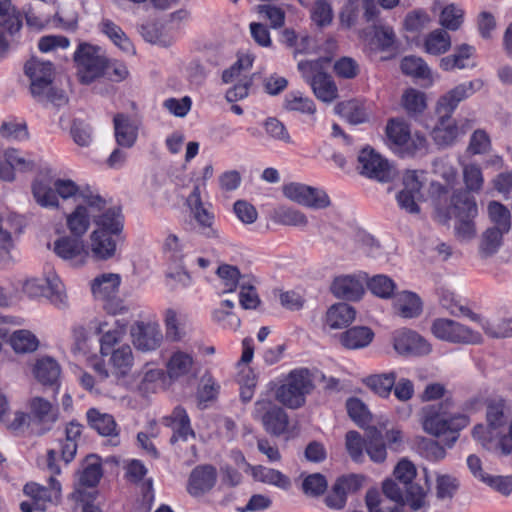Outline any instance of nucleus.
<instances>
[{
    "label": "nucleus",
    "instance_id": "12",
    "mask_svg": "<svg viewBox=\"0 0 512 512\" xmlns=\"http://www.w3.org/2000/svg\"><path fill=\"white\" fill-rule=\"evenodd\" d=\"M28 408L29 425L38 435L50 431L58 420V408L42 397L31 398Z\"/></svg>",
    "mask_w": 512,
    "mask_h": 512
},
{
    "label": "nucleus",
    "instance_id": "40",
    "mask_svg": "<svg viewBox=\"0 0 512 512\" xmlns=\"http://www.w3.org/2000/svg\"><path fill=\"white\" fill-rule=\"evenodd\" d=\"M8 343L16 354L33 353L39 347V340L30 330L19 329L14 331Z\"/></svg>",
    "mask_w": 512,
    "mask_h": 512
},
{
    "label": "nucleus",
    "instance_id": "6",
    "mask_svg": "<svg viewBox=\"0 0 512 512\" xmlns=\"http://www.w3.org/2000/svg\"><path fill=\"white\" fill-rule=\"evenodd\" d=\"M386 134L402 156H413L427 148L426 138L419 133L411 134L409 125L402 120H390Z\"/></svg>",
    "mask_w": 512,
    "mask_h": 512
},
{
    "label": "nucleus",
    "instance_id": "16",
    "mask_svg": "<svg viewBox=\"0 0 512 512\" xmlns=\"http://www.w3.org/2000/svg\"><path fill=\"white\" fill-rule=\"evenodd\" d=\"M94 330L97 334H101L100 353L107 356L111 350L122 345L127 333V322L123 320H114L112 324L108 321L96 320L94 322Z\"/></svg>",
    "mask_w": 512,
    "mask_h": 512
},
{
    "label": "nucleus",
    "instance_id": "44",
    "mask_svg": "<svg viewBox=\"0 0 512 512\" xmlns=\"http://www.w3.org/2000/svg\"><path fill=\"white\" fill-rule=\"evenodd\" d=\"M102 477V467L98 457L89 456L82 464L78 472L79 485L83 487L96 486Z\"/></svg>",
    "mask_w": 512,
    "mask_h": 512
},
{
    "label": "nucleus",
    "instance_id": "47",
    "mask_svg": "<svg viewBox=\"0 0 512 512\" xmlns=\"http://www.w3.org/2000/svg\"><path fill=\"white\" fill-rule=\"evenodd\" d=\"M59 364L50 357L39 359L34 367L35 377L45 385H53L60 376Z\"/></svg>",
    "mask_w": 512,
    "mask_h": 512
},
{
    "label": "nucleus",
    "instance_id": "55",
    "mask_svg": "<svg viewBox=\"0 0 512 512\" xmlns=\"http://www.w3.org/2000/svg\"><path fill=\"white\" fill-rule=\"evenodd\" d=\"M272 219L282 225L305 227L308 219L304 213L289 207H279L274 210Z\"/></svg>",
    "mask_w": 512,
    "mask_h": 512
},
{
    "label": "nucleus",
    "instance_id": "49",
    "mask_svg": "<svg viewBox=\"0 0 512 512\" xmlns=\"http://www.w3.org/2000/svg\"><path fill=\"white\" fill-rule=\"evenodd\" d=\"M440 304L453 316H466L474 322L480 321V315L473 313L453 292L443 291L440 296Z\"/></svg>",
    "mask_w": 512,
    "mask_h": 512
},
{
    "label": "nucleus",
    "instance_id": "37",
    "mask_svg": "<svg viewBox=\"0 0 512 512\" xmlns=\"http://www.w3.org/2000/svg\"><path fill=\"white\" fill-rule=\"evenodd\" d=\"M82 430L83 426L74 421L69 422L65 427V440L60 443V453L66 463L71 462L76 455Z\"/></svg>",
    "mask_w": 512,
    "mask_h": 512
},
{
    "label": "nucleus",
    "instance_id": "22",
    "mask_svg": "<svg viewBox=\"0 0 512 512\" xmlns=\"http://www.w3.org/2000/svg\"><path fill=\"white\" fill-rule=\"evenodd\" d=\"M167 375L172 380L196 376V363L191 353L175 350L166 363Z\"/></svg>",
    "mask_w": 512,
    "mask_h": 512
},
{
    "label": "nucleus",
    "instance_id": "23",
    "mask_svg": "<svg viewBox=\"0 0 512 512\" xmlns=\"http://www.w3.org/2000/svg\"><path fill=\"white\" fill-rule=\"evenodd\" d=\"M438 120L431 131L434 142L440 147L451 146L459 136V128L452 115L446 112H436Z\"/></svg>",
    "mask_w": 512,
    "mask_h": 512
},
{
    "label": "nucleus",
    "instance_id": "11",
    "mask_svg": "<svg viewBox=\"0 0 512 512\" xmlns=\"http://www.w3.org/2000/svg\"><path fill=\"white\" fill-rule=\"evenodd\" d=\"M53 186L58 199L73 200L77 204L84 202L98 210L105 207V200L88 185L79 186L71 179L57 178L53 181Z\"/></svg>",
    "mask_w": 512,
    "mask_h": 512
},
{
    "label": "nucleus",
    "instance_id": "18",
    "mask_svg": "<svg viewBox=\"0 0 512 512\" xmlns=\"http://www.w3.org/2000/svg\"><path fill=\"white\" fill-rule=\"evenodd\" d=\"M134 346L141 351L157 349L162 342L163 335L157 322H136L130 330Z\"/></svg>",
    "mask_w": 512,
    "mask_h": 512
},
{
    "label": "nucleus",
    "instance_id": "60",
    "mask_svg": "<svg viewBox=\"0 0 512 512\" xmlns=\"http://www.w3.org/2000/svg\"><path fill=\"white\" fill-rule=\"evenodd\" d=\"M310 18L317 27L323 28L330 25L333 20V9L330 1L316 0L310 9Z\"/></svg>",
    "mask_w": 512,
    "mask_h": 512
},
{
    "label": "nucleus",
    "instance_id": "35",
    "mask_svg": "<svg viewBox=\"0 0 512 512\" xmlns=\"http://www.w3.org/2000/svg\"><path fill=\"white\" fill-rule=\"evenodd\" d=\"M400 68L405 75L427 81L426 86L433 85L435 81L430 68L420 57H404L401 61Z\"/></svg>",
    "mask_w": 512,
    "mask_h": 512
},
{
    "label": "nucleus",
    "instance_id": "46",
    "mask_svg": "<svg viewBox=\"0 0 512 512\" xmlns=\"http://www.w3.org/2000/svg\"><path fill=\"white\" fill-rule=\"evenodd\" d=\"M315 96L323 102L330 103L338 96V89L332 78L326 73L318 74L310 84Z\"/></svg>",
    "mask_w": 512,
    "mask_h": 512
},
{
    "label": "nucleus",
    "instance_id": "27",
    "mask_svg": "<svg viewBox=\"0 0 512 512\" xmlns=\"http://www.w3.org/2000/svg\"><path fill=\"white\" fill-rule=\"evenodd\" d=\"M113 123L117 144L124 148H131L138 137V123L122 113L114 116Z\"/></svg>",
    "mask_w": 512,
    "mask_h": 512
},
{
    "label": "nucleus",
    "instance_id": "57",
    "mask_svg": "<svg viewBox=\"0 0 512 512\" xmlns=\"http://www.w3.org/2000/svg\"><path fill=\"white\" fill-rule=\"evenodd\" d=\"M283 107L288 111L306 114H314L316 111L313 100L304 96L300 91L289 92L284 98Z\"/></svg>",
    "mask_w": 512,
    "mask_h": 512
},
{
    "label": "nucleus",
    "instance_id": "30",
    "mask_svg": "<svg viewBox=\"0 0 512 512\" xmlns=\"http://www.w3.org/2000/svg\"><path fill=\"white\" fill-rule=\"evenodd\" d=\"M433 10L439 11V22L448 30H458L464 20V10L457 4L449 3L447 0H436Z\"/></svg>",
    "mask_w": 512,
    "mask_h": 512
},
{
    "label": "nucleus",
    "instance_id": "4",
    "mask_svg": "<svg viewBox=\"0 0 512 512\" xmlns=\"http://www.w3.org/2000/svg\"><path fill=\"white\" fill-rule=\"evenodd\" d=\"M314 389L311 373L306 368L292 370L277 388L275 397L290 409L300 408L305 404L306 396Z\"/></svg>",
    "mask_w": 512,
    "mask_h": 512
},
{
    "label": "nucleus",
    "instance_id": "29",
    "mask_svg": "<svg viewBox=\"0 0 512 512\" xmlns=\"http://www.w3.org/2000/svg\"><path fill=\"white\" fill-rule=\"evenodd\" d=\"M164 421L173 430V435L170 438L172 444L178 440L187 441L189 437H195V433L190 425L189 416L184 408L176 407L172 414L166 417Z\"/></svg>",
    "mask_w": 512,
    "mask_h": 512
},
{
    "label": "nucleus",
    "instance_id": "5",
    "mask_svg": "<svg viewBox=\"0 0 512 512\" xmlns=\"http://www.w3.org/2000/svg\"><path fill=\"white\" fill-rule=\"evenodd\" d=\"M121 277L115 273H104L95 277L91 282L93 297L100 301L104 310L112 315H122L129 312V307L117 297Z\"/></svg>",
    "mask_w": 512,
    "mask_h": 512
},
{
    "label": "nucleus",
    "instance_id": "34",
    "mask_svg": "<svg viewBox=\"0 0 512 512\" xmlns=\"http://www.w3.org/2000/svg\"><path fill=\"white\" fill-rule=\"evenodd\" d=\"M374 338V333L369 327L355 326L340 336L341 344L347 349H361L368 346Z\"/></svg>",
    "mask_w": 512,
    "mask_h": 512
},
{
    "label": "nucleus",
    "instance_id": "15",
    "mask_svg": "<svg viewBox=\"0 0 512 512\" xmlns=\"http://www.w3.org/2000/svg\"><path fill=\"white\" fill-rule=\"evenodd\" d=\"M393 347L398 354L404 356H425L432 351L427 340L409 329H400L394 332Z\"/></svg>",
    "mask_w": 512,
    "mask_h": 512
},
{
    "label": "nucleus",
    "instance_id": "28",
    "mask_svg": "<svg viewBox=\"0 0 512 512\" xmlns=\"http://www.w3.org/2000/svg\"><path fill=\"white\" fill-rule=\"evenodd\" d=\"M118 236L94 230L90 234V251L97 260H108L115 256Z\"/></svg>",
    "mask_w": 512,
    "mask_h": 512
},
{
    "label": "nucleus",
    "instance_id": "17",
    "mask_svg": "<svg viewBox=\"0 0 512 512\" xmlns=\"http://www.w3.org/2000/svg\"><path fill=\"white\" fill-rule=\"evenodd\" d=\"M186 203L193 219L198 224L199 231L206 237H216L217 231L213 228L214 214L204 206L198 185L194 186L187 197Z\"/></svg>",
    "mask_w": 512,
    "mask_h": 512
},
{
    "label": "nucleus",
    "instance_id": "42",
    "mask_svg": "<svg viewBox=\"0 0 512 512\" xmlns=\"http://www.w3.org/2000/svg\"><path fill=\"white\" fill-rule=\"evenodd\" d=\"M452 207L455 217L474 218L478 216V206L474 196L467 191H457L452 197Z\"/></svg>",
    "mask_w": 512,
    "mask_h": 512
},
{
    "label": "nucleus",
    "instance_id": "53",
    "mask_svg": "<svg viewBox=\"0 0 512 512\" xmlns=\"http://www.w3.org/2000/svg\"><path fill=\"white\" fill-rule=\"evenodd\" d=\"M425 474V486L411 482L407 486H404L406 491V502L413 510H419L427 506L426 496L429 489L428 475L426 469Z\"/></svg>",
    "mask_w": 512,
    "mask_h": 512
},
{
    "label": "nucleus",
    "instance_id": "63",
    "mask_svg": "<svg viewBox=\"0 0 512 512\" xmlns=\"http://www.w3.org/2000/svg\"><path fill=\"white\" fill-rule=\"evenodd\" d=\"M402 105L409 114L422 113L426 107V95L414 88L407 89L402 95Z\"/></svg>",
    "mask_w": 512,
    "mask_h": 512
},
{
    "label": "nucleus",
    "instance_id": "45",
    "mask_svg": "<svg viewBox=\"0 0 512 512\" xmlns=\"http://www.w3.org/2000/svg\"><path fill=\"white\" fill-rule=\"evenodd\" d=\"M252 476L256 481L281 489H288L291 485L290 479L282 472L262 465L252 467Z\"/></svg>",
    "mask_w": 512,
    "mask_h": 512
},
{
    "label": "nucleus",
    "instance_id": "20",
    "mask_svg": "<svg viewBox=\"0 0 512 512\" xmlns=\"http://www.w3.org/2000/svg\"><path fill=\"white\" fill-rule=\"evenodd\" d=\"M54 252L65 261L72 265H83L88 258V251L80 238L64 236L54 242Z\"/></svg>",
    "mask_w": 512,
    "mask_h": 512
},
{
    "label": "nucleus",
    "instance_id": "3",
    "mask_svg": "<svg viewBox=\"0 0 512 512\" xmlns=\"http://www.w3.org/2000/svg\"><path fill=\"white\" fill-rule=\"evenodd\" d=\"M25 74L30 79L31 94L38 102L57 106L66 102L64 92L52 86L54 72L51 62L32 58L25 64Z\"/></svg>",
    "mask_w": 512,
    "mask_h": 512
},
{
    "label": "nucleus",
    "instance_id": "24",
    "mask_svg": "<svg viewBox=\"0 0 512 512\" xmlns=\"http://www.w3.org/2000/svg\"><path fill=\"white\" fill-rule=\"evenodd\" d=\"M217 480L216 469L211 465L195 467L188 480V492L193 496L203 495L210 491Z\"/></svg>",
    "mask_w": 512,
    "mask_h": 512
},
{
    "label": "nucleus",
    "instance_id": "14",
    "mask_svg": "<svg viewBox=\"0 0 512 512\" xmlns=\"http://www.w3.org/2000/svg\"><path fill=\"white\" fill-rule=\"evenodd\" d=\"M483 86L484 82L481 79H474L456 85L439 97L435 111L446 112L448 115H453L454 111L462 101L468 99L477 91L481 90Z\"/></svg>",
    "mask_w": 512,
    "mask_h": 512
},
{
    "label": "nucleus",
    "instance_id": "48",
    "mask_svg": "<svg viewBox=\"0 0 512 512\" xmlns=\"http://www.w3.org/2000/svg\"><path fill=\"white\" fill-rule=\"evenodd\" d=\"M45 283L46 286L43 289V294L51 303L59 309L68 307V297L59 277L56 275L49 276L46 278Z\"/></svg>",
    "mask_w": 512,
    "mask_h": 512
},
{
    "label": "nucleus",
    "instance_id": "36",
    "mask_svg": "<svg viewBox=\"0 0 512 512\" xmlns=\"http://www.w3.org/2000/svg\"><path fill=\"white\" fill-rule=\"evenodd\" d=\"M32 195L36 203L43 208L57 209L60 201L54 186L45 180L36 179L32 183Z\"/></svg>",
    "mask_w": 512,
    "mask_h": 512
},
{
    "label": "nucleus",
    "instance_id": "61",
    "mask_svg": "<svg viewBox=\"0 0 512 512\" xmlns=\"http://www.w3.org/2000/svg\"><path fill=\"white\" fill-rule=\"evenodd\" d=\"M367 286L372 294L383 299L391 298L396 289L395 282L390 277L383 274L373 276L368 281Z\"/></svg>",
    "mask_w": 512,
    "mask_h": 512
},
{
    "label": "nucleus",
    "instance_id": "52",
    "mask_svg": "<svg viewBox=\"0 0 512 512\" xmlns=\"http://www.w3.org/2000/svg\"><path fill=\"white\" fill-rule=\"evenodd\" d=\"M505 233L496 228H488L483 232L479 243V253L482 258L491 257L498 252Z\"/></svg>",
    "mask_w": 512,
    "mask_h": 512
},
{
    "label": "nucleus",
    "instance_id": "1",
    "mask_svg": "<svg viewBox=\"0 0 512 512\" xmlns=\"http://www.w3.org/2000/svg\"><path fill=\"white\" fill-rule=\"evenodd\" d=\"M56 458L57 452L54 449L49 450L47 453V469L51 475L48 486H42L34 482L24 486V493L31 498V501L21 503L22 512H45L49 505H54L59 501L61 484L55 476L61 473V469L56 463Z\"/></svg>",
    "mask_w": 512,
    "mask_h": 512
},
{
    "label": "nucleus",
    "instance_id": "50",
    "mask_svg": "<svg viewBox=\"0 0 512 512\" xmlns=\"http://www.w3.org/2000/svg\"><path fill=\"white\" fill-rule=\"evenodd\" d=\"M451 47L450 35L442 29L430 32L424 40V49L428 54L441 55Z\"/></svg>",
    "mask_w": 512,
    "mask_h": 512
},
{
    "label": "nucleus",
    "instance_id": "33",
    "mask_svg": "<svg viewBox=\"0 0 512 512\" xmlns=\"http://www.w3.org/2000/svg\"><path fill=\"white\" fill-rule=\"evenodd\" d=\"M356 316L354 308L346 303L332 305L325 318V325L330 329H342L351 324Z\"/></svg>",
    "mask_w": 512,
    "mask_h": 512
},
{
    "label": "nucleus",
    "instance_id": "25",
    "mask_svg": "<svg viewBox=\"0 0 512 512\" xmlns=\"http://www.w3.org/2000/svg\"><path fill=\"white\" fill-rule=\"evenodd\" d=\"M96 211L101 210L91 208L84 202L78 203L74 210L66 215V226L71 235L81 239L90 227L92 213Z\"/></svg>",
    "mask_w": 512,
    "mask_h": 512
},
{
    "label": "nucleus",
    "instance_id": "59",
    "mask_svg": "<svg viewBox=\"0 0 512 512\" xmlns=\"http://www.w3.org/2000/svg\"><path fill=\"white\" fill-rule=\"evenodd\" d=\"M488 214L491 222L494 224L492 228L509 232L511 228V215L504 205L497 201H491L488 204Z\"/></svg>",
    "mask_w": 512,
    "mask_h": 512
},
{
    "label": "nucleus",
    "instance_id": "58",
    "mask_svg": "<svg viewBox=\"0 0 512 512\" xmlns=\"http://www.w3.org/2000/svg\"><path fill=\"white\" fill-rule=\"evenodd\" d=\"M0 17L2 18L1 25L7 30L10 37L22 27L20 15L12 7L10 0H0Z\"/></svg>",
    "mask_w": 512,
    "mask_h": 512
},
{
    "label": "nucleus",
    "instance_id": "10",
    "mask_svg": "<svg viewBox=\"0 0 512 512\" xmlns=\"http://www.w3.org/2000/svg\"><path fill=\"white\" fill-rule=\"evenodd\" d=\"M431 331L436 338L454 344H478L482 341L480 333L446 318L435 319Z\"/></svg>",
    "mask_w": 512,
    "mask_h": 512
},
{
    "label": "nucleus",
    "instance_id": "41",
    "mask_svg": "<svg viewBox=\"0 0 512 512\" xmlns=\"http://www.w3.org/2000/svg\"><path fill=\"white\" fill-rule=\"evenodd\" d=\"M101 31L126 54H134V45L120 26L109 19H104L101 24Z\"/></svg>",
    "mask_w": 512,
    "mask_h": 512
},
{
    "label": "nucleus",
    "instance_id": "51",
    "mask_svg": "<svg viewBox=\"0 0 512 512\" xmlns=\"http://www.w3.org/2000/svg\"><path fill=\"white\" fill-rule=\"evenodd\" d=\"M462 178L468 193H479L484 185L481 167L476 163H462Z\"/></svg>",
    "mask_w": 512,
    "mask_h": 512
},
{
    "label": "nucleus",
    "instance_id": "56",
    "mask_svg": "<svg viewBox=\"0 0 512 512\" xmlns=\"http://www.w3.org/2000/svg\"><path fill=\"white\" fill-rule=\"evenodd\" d=\"M87 418L92 428L100 435L111 436L116 433V423L109 414H102L96 409H90L87 412Z\"/></svg>",
    "mask_w": 512,
    "mask_h": 512
},
{
    "label": "nucleus",
    "instance_id": "8",
    "mask_svg": "<svg viewBox=\"0 0 512 512\" xmlns=\"http://www.w3.org/2000/svg\"><path fill=\"white\" fill-rule=\"evenodd\" d=\"M252 417L260 421L269 434L280 436L288 429L287 413L268 397H261L255 402Z\"/></svg>",
    "mask_w": 512,
    "mask_h": 512
},
{
    "label": "nucleus",
    "instance_id": "54",
    "mask_svg": "<svg viewBox=\"0 0 512 512\" xmlns=\"http://www.w3.org/2000/svg\"><path fill=\"white\" fill-rule=\"evenodd\" d=\"M395 381V372L371 375L364 379L366 386L381 397H388L390 395V392L395 385Z\"/></svg>",
    "mask_w": 512,
    "mask_h": 512
},
{
    "label": "nucleus",
    "instance_id": "62",
    "mask_svg": "<svg viewBox=\"0 0 512 512\" xmlns=\"http://www.w3.org/2000/svg\"><path fill=\"white\" fill-rule=\"evenodd\" d=\"M480 324L484 332L492 338L512 337V318L491 322L480 316Z\"/></svg>",
    "mask_w": 512,
    "mask_h": 512
},
{
    "label": "nucleus",
    "instance_id": "9",
    "mask_svg": "<svg viewBox=\"0 0 512 512\" xmlns=\"http://www.w3.org/2000/svg\"><path fill=\"white\" fill-rule=\"evenodd\" d=\"M357 169L361 175L379 182H389L396 174L389 161L370 147L360 151Z\"/></svg>",
    "mask_w": 512,
    "mask_h": 512
},
{
    "label": "nucleus",
    "instance_id": "39",
    "mask_svg": "<svg viewBox=\"0 0 512 512\" xmlns=\"http://www.w3.org/2000/svg\"><path fill=\"white\" fill-rule=\"evenodd\" d=\"M474 47L469 45H461L457 47L453 54L440 59L439 66L444 71H452L455 69H465L472 67L469 63L471 56L474 54Z\"/></svg>",
    "mask_w": 512,
    "mask_h": 512
},
{
    "label": "nucleus",
    "instance_id": "38",
    "mask_svg": "<svg viewBox=\"0 0 512 512\" xmlns=\"http://www.w3.org/2000/svg\"><path fill=\"white\" fill-rule=\"evenodd\" d=\"M96 230L118 236L123 229V217L117 208H109L99 215H93Z\"/></svg>",
    "mask_w": 512,
    "mask_h": 512
},
{
    "label": "nucleus",
    "instance_id": "19",
    "mask_svg": "<svg viewBox=\"0 0 512 512\" xmlns=\"http://www.w3.org/2000/svg\"><path fill=\"white\" fill-rule=\"evenodd\" d=\"M34 168V162L24 153L14 148L3 152V162H0V179L13 182L15 171L27 172Z\"/></svg>",
    "mask_w": 512,
    "mask_h": 512
},
{
    "label": "nucleus",
    "instance_id": "7",
    "mask_svg": "<svg viewBox=\"0 0 512 512\" xmlns=\"http://www.w3.org/2000/svg\"><path fill=\"white\" fill-rule=\"evenodd\" d=\"M78 76L82 83L88 84L104 73L107 59L102 50L87 43L80 44L74 53Z\"/></svg>",
    "mask_w": 512,
    "mask_h": 512
},
{
    "label": "nucleus",
    "instance_id": "43",
    "mask_svg": "<svg viewBox=\"0 0 512 512\" xmlns=\"http://www.w3.org/2000/svg\"><path fill=\"white\" fill-rule=\"evenodd\" d=\"M216 274L219 278V286L222 289V293L234 292L237 287L241 286L243 279L249 278V276L241 275L236 266L228 264L220 265L216 270Z\"/></svg>",
    "mask_w": 512,
    "mask_h": 512
},
{
    "label": "nucleus",
    "instance_id": "26",
    "mask_svg": "<svg viewBox=\"0 0 512 512\" xmlns=\"http://www.w3.org/2000/svg\"><path fill=\"white\" fill-rule=\"evenodd\" d=\"M107 356H109L108 366L112 375L123 378L129 374L134 364V355L129 344L123 343L111 350V353H107Z\"/></svg>",
    "mask_w": 512,
    "mask_h": 512
},
{
    "label": "nucleus",
    "instance_id": "2",
    "mask_svg": "<svg viewBox=\"0 0 512 512\" xmlns=\"http://www.w3.org/2000/svg\"><path fill=\"white\" fill-rule=\"evenodd\" d=\"M469 417L464 413L448 415L443 404L428 405L421 411L423 430L435 437L448 435L447 447H452L459 437V431L469 424Z\"/></svg>",
    "mask_w": 512,
    "mask_h": 512
},
{
    "label": "nucleus",
    "instance_id": "21",
    "mask_svg": "<svg viewBox=\"0 0 512 512\" xmlns=\"http://www.w3.org/2000/svg\"><path fill=\"white\" fill-rule=\"evenodd\" d=\"M363 481V476L355 474L339 478L325 498L326 505L332 509H342L345 506L347 494L360 489Z\"/></svg>",
    "mask_w": 512,
    "mask_h": 512
},
{
    "label": "nucleus",
    "instance_id": "31",
    "mask_svg": "<svg viewBox=\"0 0 512 512\" xmlns=\"http://www.w3.org/2000/svg\"><path fill=\"white\" fill-rule=\"evenodd\" d=\"M331 292L335 297L346 300H358L364 293L362 283L354 276L342 275L334 279Z\"/></svg>",
    "mask_w": 512,
    "mask_h": 512
},
{
    "label": "nucleus",
    "instance_id": "32",
    "mask_svg": "<svg viewBox=\"0 0 512 512\" xmlns=\"http://www.w3.org/2000/svg\"><path fill=\"white\" fill-rule=\"evenodd\" d=\"M393 308L402 318H415L422 312V302L417 294L410 291H402L394 295Z\"/></svg>",
    "mask_w": 512,
    "mask_h": 512
},
{
    "label": "nucleus",
    "instance_id": "64",
    "mask_svg": "<svg viewBox=\"0 0 512 512\" xmlns=\"http://www.w3.org/2000/svg\"><path fill=\"white\" fill-rule=\"evenodd\" d=\"M369 440L365 444V450L373 462L381 463L387 457L386 447L382 442L381 433L376 429L369 431Z\"/></svg>",
    "mask_w": 512,
    "mask_h": 512
},
{
    "label": "nucleus",
    "instance_id": "13",
    "mask_svg": "<svg viewBox=\"0 0 512 512\" xmlns=\"http://www.w3.org/2000/svg\"><path fill=\"white\" fill-rule=\"evenodd\" d=\"M283 193L289 200L314 209H324L331 204L330 198L324 190L301 183L285 185Z\"/></svg>",
    "mask_w": 512,
    "mask_h": 512
}]
</instances>
